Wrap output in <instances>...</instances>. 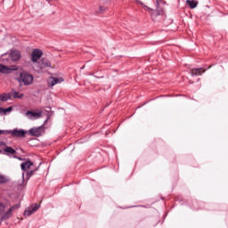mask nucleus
Listing matches in <instances>:
<instances>
[{
    "label": "nucleus",
    "mask_w": 228,
    "mask_h": 228,
    "mask_svg": "<svg viewBox=\"0 0 228 228\" xmlns=\"http://www.w3.org/2000/svg\"><path fill=\"white\" fill-rule=\"evenodd\" d=\"M53 67L51 61L47 58H43L41 61L36 63V69L37 72H45V69Z\"/></svg>",
    "instance_id": "1"
},
{
    "label": "nucleus",
    "mask_w": 228,
    "mask_h": 228,
    "mask_svg": "<svg viewBox=\"0 0 228 228\" xmlns=\"http://www.w3.org/2000/svg\"><path fill=\"white\" fill-rule=\"evenodd\" d=\"M20 83H23L26 86L28 85H32L33 84V75L27 73V72H22L20 75V78L18 79Z\"/></svg>",
    "instance_id": "2"
},
{
    "label": "nucleus",
    "mask_w": 228,
    "mask_h": 228,
    "mask_svg": "<svg viewBox=\"0 0 228 228\" xmlns=\"http://www.w3.org/2000/svg\"><path fill=\"white\" fill-rule=\"evenodd\" d=\"M14 70H19V68L17 66L7 67L4 64H0V72L2 74H11Z\"/></svg>",
    "instance_id": "3"
},
{
    "label": "nucleus",
    "mask_w": 228,
    "mask_h": 228,
    "mask_svg": "<svg viewBox=\"0 0 228 228\" xmlns=\"http://www.w3.org/2000/svg\"><path fill=\"white\" fill-rule=\"evenodd\" d=\"M19 208H20V204H16L12 207H11L6 212L5 214L3 215L2 216V220H8V218L12 217V213H13V211L19 209Z\"/></svg>",
    "instance_id": "4"
},
{
    "label": "nucleus",
    "mask_w": 228,
    "mask_h": 228,
    "mask_svg": "<svg viewBox=\"0 0 228 228\" xmlns=\"http://www.w3.org/2000/svg\"><path fill=\"white\" fill-rule=\"evenodd\" d=\"M44 53L40 49H35L31 53V61L37 63L42 58Z\"/></svg>",
    "instance_id": "5"
},
{
    "label": "nucleus",
    "mask_w": 228,
    "mask_h": 228,
    "mask_svg": "<svg viewBox=\"0 0 228 228\" xmlns=\"http://www.w3.org/2000/svg\"><path fill=\"white\" fill-rule=\"evenodd\" d=\"M40 209V204L36 203L34 206L28 208L24 212V216H31L33 213H37Z\"/></svg>",
    "instance_id": "6"
},
{
    "label": "nucleus",
    "mask_w": 228,
    "mask_h": 228,
    "mask_svg": "<svg viewBox=\"0 0 228 228\" xmlns=\"http://www.w3.org/2000/svg\"><path fill=\"white\" fill-rule=\"evenodd\" d=\"M28 132L24 131L23 129H14L11 130V134L13 138H24Z\"/></svg>",
    "instance_id": "7"
},
{
    "label": "nucleus",
    "mask_w": 228,
    "mask_h": 228,
    "mask_svg": "<svg viewBox=\"0 0 228 228\" xmlns=\"http://www.w3.org/2000/svg\"><path fill=\"white\" fill-rule=\"evenodd\" d=\"M35 167V164L31 161H26L20 164V168L23 170V172H28V170H33Z\"/></svg>",
    "instance_id": "8"
},
{
    "label": "nucleus",
    "mask_w": 228,
    "mask_h": 228,
    "mask_svg": "<svg viewBox=\"0 0 228 228\" xmlns=\"http://www.w3.org/2000/svg\"><path fill=\"white\" fill-rule=\"evenodd\" d=\"M26 117H28V118H30V120L40 118V117H42V112H33L28 110L26 112Z\"/></svg>",
    "instance_id": "9"
},
{
    "label": "nucleus",
    "mask_w": 228,
    "mask_h": 228,
    "mask_svg": "<svg viewBox=\"0 0 228 228\" xmlns=\"http://www.w3.org/2000/svg\"><path fill=\"white\" fill-rule=\"evenodd\" d=\"M29 134L31 136H40L42 134V126H39V127H37V128H31L29 131H28Z\"/></svg>",
    "instance_id": "10"
},
{
    "label": "nucleus",
    "mask_w": 228,
    "mask_h": 228,
    "mask_svg": "<svg viewBox=\"0 0 228 228\" xmlns=\"http://www.w3.org/2000/svg\"><path fill=\"white\" fill-rule=\"evenodd\" d=\"M20 51H12L10 53V58L12 60V61H19L20 60Z\"/></svg>",
    "instance_id": "11"
},
{
    "label": "nucleus",
    "mask_w": 228,
    "mask_h": 228,
    "mask_svg": "<svg viewBox=\"0 0 228 228\" xmlns=\"http://www.w3.org/2000/svg\"><path fill=\"white\" fill-rule=\"evenodd\" d=\"M62 81H63L62 78L50 77L48 79V86H54V85H58V83H61Z\"/></svg>",
    "instance_id": "12"
},
{
    "label": "nucleus",
    "mask_w": 228,
    "mask_h": 228,
    "mask_svg": "<svg viewBox=\"0 0 228 228\" xmlns=\"http://www.w3.org/2000/svg\"><path fill=\"white\" fill-rule=\"evenodd\" d=\"M204 72H206V69L202 68L192 69H191V76H200L201 74H204Z\"/></svg>",
    "instance_id": "13"
},
{
    "label": "nucleus",
    "mask_w": 228,
    "mask_h": 228,
    "mask_svg": "<svg viewBox=\"0 0 228 228\" xmlns=\"http://www.w3.org/2000/svg\"><path fill=\"white\" fill-rule=\"evenodd\" d=\"M3 152H4V154L10 156V155L16 154L17 151L13 148L7 146L3 149Z\"/></svg>",
    "instance_id": "14"
},
{
    "label": "nucleus",
    "mask_w": 228,
    "mask_h": 228,
    "mask_svg": "<svg viewBox=\"0 0 228 228\" xmlns=\"http://www.w3.org/2000/svg\"><path fill=\"white\" fill-rule=\"evenodd\" d=\"M9 99H12V94H3L0 95V101L3 102L9 101Z\"/></svg>",
    "instance_id": "15"
},
{
    "label": "nucleus",
    "mask_w": 228,
    "mask_h": 228,
    "mask_svg": "<svg viewBox=\"0 0 228 228\" xmlns=\"http://www.w3.org/2000/svg\"><path fill=\"white\" fill-rule=\"evenodd\" d=\"M186 4H188V6L193 10L194 8H197V4L198 3L195 1H191V0H186Z\"/></svg>",
    "instance_id": "16"
},
{
    "label": "nucleus",
    "mask_w": 228,
    "mask_h": 228,
    "mask_svg": "<svg viewBox=\"0 0 228 228\" xmlns=\"http://www.w3.org/2000/svg\"><path fill=\"white\" fill-rule=\"evenodd\" d=\"M13 99H22L24 94H20L19 92H14L12 94Z\"/></svg>",
    "instance_id": "17"
},
{
    "label": "nucleus",
    "mask_w": 228,
    "mask_h": 228,
    "mask_svg": "<svg viewBox=\"0 0 228 228\" xmlns=\"http://www.w3.org/2000/svg\"><path fill=\"white\" fill-rule=\"evenodd\" d=\"M37 171V168H32L29 171L27 172V177L28 179H29V177H31V175H33V174H35Z\"/></svg>",
    "instance_id": "18"
},
{
    "label": "nucleus",
    "mask_w": 228,
    "mask_h": 228,
    "mask_svg": "<svg viewBox=\"0 0 228 228\" xmlns=\"http://www.w3.org/2000/svg\"><path fill=\"white\" fill-rule=\"evenodd\" d=\"M4 183H8V178L6 176L0 175V184H3Z\"/></svg>",
    "instance_id": "19"
},
{
    "label": "nucleus",
    "mask_w": 228,
    "mask_h": 228,
    "mask_svg": "<svg viewBox=\"0 0 228 228\" xmlns=\"http://www.w3.org/2000/svg\"><path fill=\"white\" fill-rule=\"evenodd\" d=\"M0 134H12V130H0Z\"/></svg>",
    "instance_id": "20"
},
{
    "label": "nucleus",
    "mask_w": 228,
    "mask_h": 228,
    "mask_svg": "<svg viewBox=\"0 0 228 228\" xmlns=\"http://www.w3.org/2000/svg\"><path fill=\"white\" fill-rule=\"evenodd\" d=\"M4 213V204L0 203V215H3Z\"/></svg>",
    "instance_id": "21"
},
{
    "label": "nucleus",
    "mask_w": 228,
    "mask_h": 228,
    "mask_svg": "<svg viewBox=\"0 0 228 228\" xmlns=\"http://www.w3.org/2000/svg\"><path fill=\"white\" fill-rule=\"evenodd\" d=\"M0 147L6 149V147H8V145H6V142H0Z\"/></svg>",
    "instance_id": "22"
},
{
    "label": "nucleus",
    "mask_w": 228,
    "mask_h": 228,
    "mask_svg": "<svg viewBox=\"0 0 228 228\" xmlns=\"http://www.w3.org/2000/svg\"><path fill=\"white\" fill-rule=\"evenodd\" d=\"M99 10H100V13H102V12H106V7L100 6Z\"/></svg>",
    "instance_id": "23"
},
{
    "label": "nucleus",
    "mask_w": 228,
    "mask_h": 228,
    "mask_svg": "<svg viewBox=\"0 0 228 228\" xmlns=\"http://www.w3.org/2000/svg\"><path fill=\"white\" fill-rule=\"evenodd\" d=\"M12 107H8L7 109H4V113H8L10 111H12Z\"/></svg>",
    "instance_id": "24"
},
{
    "label": "nucleus",
    "mask_w": 228,
    "mask_h": 228,
    "mask_svg": "<svg viewBox=\"0 0 228 228\" xmlns=\"http://www.w3.org/2000/svg\"><path fill=\"white\" fill-rule=\"evenodd\" d=\"M0 113H4V108L0 107Z\"/></svg>",
    "instance_id": "25"
},
{
    "label": "nucleus",
    "mask_w": 228,
    "mask_h": 228,
    "mask_svg": "<svg viewBox=\"0 0 228 228\" xmlns=\"http://www.w3.org/2000/svg\"><path fill=\"white\" fill-rule=\"evenodd\" d=\"M157 1V6L159 5V0H156Z\"/></svg>",
    "instance_id": "26"
},
{
    "label": "nucleus",
    "mask_w": 228,
    "mask_h": 228,
    "mask_svg": "<svg viewBox=\"0 0 228 228\" xmlns=\"http://www.w3.org/2000/svg\"><path fill=\"white\" fill-rule=\"evenodd\" d=\"M18 159L22 160V159H20V158H18Z\"/></svg>",
    "instance_id": "27"
},
{
    "label": "nucleus",
    "mask_w": 228,
    "mask_h": 228,
    "mask_svg": "<svg viewBox=\"0 0 228 228\" xmlns=\"http://www.w3.org/2000/svg\"><path fill=\"white\" fill-rule=\"evenodd\" d=\"M208 69H211V66H209Z\"/></svg>",
    "instance_id": "28"
}]
</instances>
